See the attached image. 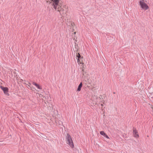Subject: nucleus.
Segmentation results:
<instances>
[{
	"mask_svg": "<svg viewBox=\"0 0 153 153\" xmlns=\"http://www.w3.org/2000/svg\"><path fill=\"white\" fill-rule=\"evenodd\" d=\"M81 58V56L79 53H78V55H77L76 56V58L77 59H80Z\"/></svg>",
	"mask_w": 153,
	"mask_h": 153,
	"instance_id": "9",
	"label": "nucleus"
},
{
	"mask_svg": "<svg viewBox=\"0 0 153 153\" xmlns=\"http://www.w3.org/2000/svg\"><path fill=\"white\" fill-rule=\"evenodd\" d=\"M105 137L106 138L108 139H109V137H108V136L106 134H105Z\"/></svg>",
	"mask_w": 153,
	"mask_h": 153,
	"instance_id": "14",
	"label": "nucleus"
},
{
	"mask_svg": "<svg viewBox=\"0 0 153 153\" xmlns=\"http://www.w3.org/2000/svg\"><path fill=\"white\" fill-rule=\"evenodd\" d=\"M133 131L134 137L136 138L138 137L139 135L136 130L135 129H134Z\"/></svg>",
	"mask_w": 153,
	"mask_h": 153,
	"instance_id": "6",
	"label": "nucleus"
},
{
	"mask_svg": "<svg viewBox=\"0 0 153 153\" xmlns=\"http://www.w3.org/2000/svg\"><path fill=\"white\" fill-rule=\"evenodd\" d=\"M39 96L41 98V99L42 100H44V99L43 98H44V97L43 96V95L42 94H39Z\"/></svg>",
	"mask_w": 153,
	"mask_h": 153,
	"instance_id": "11",
	"label": "nucleus"
},
{
	"mask_svg": "<svg viewBox=\"0 0 153 153\" xmlns=\"http://www.w3.org/2000/svg\"><path fill=\"white\" fill-rule=\"evenodd\" d=\"M101 105L102 106V105H103V104H101Z\"/></svg>",
	"mask_w": 153,
	"mask_h": 153,
	"instance_id": "16",
	"label": "nucleus"
},
{
	"mask_svg": "<svg viewBox=\"0 0 153 153\" xmlns=\"http://www.w3.org/2000/svg\"><path fill=\"white\" fill-rule=\"evenodd\" d=\"M59 123L60 125H62V122L61 121H59Z\"/></svg>",
	"mask_w": 153,
	"mask_h": 153,
	"instance_id": "13",
	"label": "nucleus"
},
{
	"mask_svg": "<svg viewBox=\"0 0 153 153\" xmlns=\"http://www.w3.org/2000/svg\"><path fill=\"white\" fill-rule=\"evenodd\" d=\"M139 4L141 7L143 9L146 10L149 8L148 6L144 2V1H140Z\"/></svg>",
	"mask_w": 153,
	"mask_h": 153,
	"instance_id": "3",
	"label": "nucleus"
},
{
	"mask_svg": "<svg viewBox=\"0 0 153 153\" xmlns=\"http://www.w3.org/2000/svg\"><path fill=\"white\" fill-rule=\"evenodd\" d=\"M100 133L101 135H102L104 136H105L106 134L103 131H101Z\"/></svg>",
	"mask_w": 153,
	"mask_h": 153,
	"instance_id": "10",
	"label": "nucleus"
},
{
	"mask_svg": "<svg viewBox=\"0 0 153 153\" xmlns=\"http://www.w3.org/2000/svg\"><path fill=\"white\" fill-rule=\"evenodd\" d=\"M33 84L35 85L38 89H39L41 90L42 89V88L41 86H40L38 84H37L36 83L33 82Z\"/></svg>",
	"mask_w": 153,
	"mask_h": 153,
	"instance_id": "7",
	"label": "nucleus"
},
{
	"mask_svg": "<svg viewBox=\"0 0 153 153\" xmlns=\"http://www.w3.org/2000/svg\"><path fill=\"white\" fill-rule=\"evenodd\" d=\"M60 0H49V2L51 3L54 9L55 8L56 9L58 8L57 7H59V5L61 4L59 3Z\"/></svg>",
	"mask_w": 153,
	"mask_h": 153,
	"instance_id": "1",
	"label": "nucleus"
},
{
	"mask_svg": "<svg viewBox=\"0 0 153 153\" xmlns=\"http://www.w3.org/2000/svg\"><path fill=\"white\" fill-rule=\"evenodd\" d=\"M82 86V83L81 82L78 86L77 90L79 91L81 90V88Z\"/></svg>",
	"mask_w": 153,
	"mask_h": 153,
	"instance_id": "8",
	"label": "nucleus"
},
{
	"mask_svg": "<svg viewBox=\"0 0 153 153\" xmlns=\"http://www.w3.org/2000/svg\"><path fill=\"white\" fill-rule=\"evenodd\" d=\"M57 7L58 8H56V9L55 8L54 9L56 11L59 12L60 14L62 15V14L63 13V12L64 10L63 8H62L61 4L59 5V7Z\"/></svg>",
	"mask_w": 153,
	"mask_h": 153,
	"instance_id": "4",
	"label": "nucleus"
},
{
	"mask_svg": "<svg viewBox=\"0 0 153 153\" xmlns=\"http://www.w3.org/2000/svg\"><path fill=\"white\" fill-rule=\"evenodd\" d=\"M0 88L3 91L4 93L5 94H7L8 91V89L6 87H4L2 86H0Z\"/></svg>",
	"mask_w": 153,
	"mask_h": 153,
	"instance_id": "5",
	"label": "nucleus"
},
{
	"mask_svg": "<svg viewBox=\"0 0 153 153\" xmlns=\"http://www.w3.org/2000/svg\"><path fill=\"white\" fill-rule=\"evenodd\" d=\"M144 1V0H140V1Z\"/></svg>",
	"mask_w": 153,
	"mask_h": 153,
	"instance_id": "15",
	"label": "nucleus"
},
{
	"mask_svg": "<svg viewBox=\"0 0 153 153\" xmlns=\"http://www.w3.org/2000/svg\"><path fill=\"white\" fill-rule=\"evenodd\" d=\"M77 59V62H78V63L79 64H81L82 63V62H81V61H80V60H79V59Z\"/></svg>",
	"mask_w": 153,
	"mask_h": 153,
	"instance_id": "12",
	"label": "nucleus"
},
{
	"mask_svg": "<svg viewBox=\"0 0 153 153\" xmlns=\"http://www.w3.org/2000/svg\"><path fill=\"white\" fill-rule=\"evenodd\" d=\"M66 140L67 144H69L71 147L73 148L74 145L71 136L68 134H67V135Z\"/></svg>",
	"mask_w": 153,
	"mask_h": 153,
	"instance_id": "2",
	"label": "nucleus"
}]
</instances>
